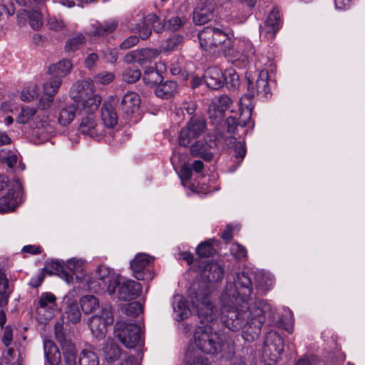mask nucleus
<instances>
[{
	"label": "nucleus",
	"mask_w": 365,
	"mask_h": 365,
	"mask_svg": "<svg viewBox=\"0 0 365 365\" xmlns=\"http://www.w3.org/2000/svg\"><path fill=\"white\" fill-rule=\"evenodd\" d=\"M101 53L103 56V58L110 63H115L118 58V52L115 48H107L106 50H102Z\"/></svg>",
	"instance_id": "obj_57"
},
{
	"label": "nucleus",
	"mask_w": 365,
	"mask_h": 365,
	"mask_svg": "<svg viewBox=\"0 0 365 365\" xmlns=\"http://www.w3.org/2000/svg\"><path fill=\"white\" fill-rule=\"evenodd\" d=\"M79 103L74 101L71 105L63 108L59 113L58 120L63 125H69L77 114H81V110L78 109Z\"/></svg>",
	"instance_id": "obj_22"
},
{
	"label": "nucleus",
	"mask_w": 365,
	"mask_h": 365,
	"mask_svg": "<svg viewBox=\"0 0 365 365\" xmlns=\"http://www.w3.org/2000/svg\"><path fill=\"white\" fill-rule=\"evenodd\" d=\"M223 71L217 67L208 68L204 74V83L211 89L217 90L225 85Z\"/></svg>",
	"instance_id": "obj_18"
},
{
	"label": "nucleus",
	"mask_w": 365,
	"mask_h": 365,
	"mask_svg": "<svg viewBox=\"0 0 365 365\" xmlns=\"http://www.w3.org/2000/svg\"><path fill=\"white\" fill-rule=\"evenodd\" d=\"M119 287L118 297L120 300L130 301L137 298L141 293V284L132 279H128L120 283L117 287Z\"/></svg>",
	"instance_id": "obj_14"
},
{
	"label": "nucleus",
	"mask_w": 365,
	"mask_h": 365,
	"mask_svg": "<svg viewBox=\"0 0 365 365\" xmlns=\"http://www.w3.org/2000/svg\"><path fill=\"white\" fill-rule=\"evenodd\" d=\"M245 79L247 81V91L241 98V101L244 102L246 100L250 101L253 99L257 94V90L255 86V83H254V80L250 75L246 73Z\"/></svg>",
	"instance_id": "obj_45"
},
{
	"label": "nucleus",
	"mask_w": 365,
	"mask_h": 365,
	"mask_svg": "<svg viewBox=\"0 0 365 365\" xmlns=\"http://www.w3.org/2000/svg\"><path fill=\"white\" fill-rule=\"evenodd\" d=\"M114 335L128 349L141 344L140 327L135 324L118 322L115 325Z\"/></svg>",
	"instance_id": "obj_7"
},
{
	"label": "nucleus",
	"mask_w": 365,
	"mask_h": 365,
	"mask_svg": "<svg viewBox=\"0 0 365 365\" xmlns=\"http://www.w3.org/2000/svg\"><path fill=\"white\" fill-rule=\"evenodd\" d=\"M158 21L161 23H173V19H167L165 16H163L161 14L157 15L155 14L150 13L144 17L143 23H155Z\"/></svg>",
	"instance_id": "obj_52"
},
{
	"label": "nucleus",
	"mask_w": 365,
	"mask_h": 365,
	"mask_svg": "<svg viewBox=\"0 0 365 365\" xmlns=\"http://www.w3.org/2000/svg\"><path fill=\"white\" fill-rule=\"evenodd\" d=\"M208 148L202 140H197L190 146V155L195 158H200L207 162H210L213 158V154L208 151Z\"/></svg>",
	"instance_id": "obj_27"
},
{
	"label": "nucleus",
	"mask_w": 365,
	"mask_h": 365,
	"mask_svg": "<svg viewBox=\"0 0 365 365\" xmlns=\"http://www.w3.org/2000/svg\"><path fill=\"white\" fill-rule=\"evenodd\" d=\"M0 159L3 163H5L8 167L12 168L17 163L18 157L13 153H8L6 155H0Z\"/></svg>",
	"instance_id": "obj_58"
},
{
	"label": "nucleus",
	"mask_w": 365,
	"mask_h": 365,
	"mask_svg": "<svg viewBox=\"0 0 365 365\" xmlns=\"http://www.w3.org/2000/svg\"><path fill=\"white\" fill-rule=\"evenodd\" d=\"M173 311L176 313V320L182 321L191 315V311L184 297L180 294L173 297Z\"/></svg>",
	"instance_id": "obj_23"
},
{
	"label": "nucleus",
	"mask_w": 365,
	"mask_h": 365,
	"mask_svg": "<svg viewBox=\"0 0 365 365\" xmlns=\"http://www.w3.org/2000/svg\"><path fill=\"white\" fill-rule=\"evenodd\" d=\"M36 113V109L34 107L25 106L21 108V113L19 114L16 121L21 124H25Z\"/></svg>",
	"instance_id": "obj_46"
},
{
	"label": "nucleus",
	"mask_w": 365,
	"mask_h": 365,
	"mask_svg": "<svg viewBox=\"0 0 365 365\" xmlns=\"http://www.w3.org/2000/svg\"><path fill=\"white\" fill-rule=\"evenodd\" d=\"M192 168L188 163H185L180 168V178L182 181L189 180L192 177Z\"/></svg>",
	"instance_id": "obj_63"
},
{
	"label": "nucleus",
	"mask_w": 365,
	"mask_h": 365,
	"mask_svg": "<svg viewBox=\"0 0 365 365\" xmlns=\"http://www.w3.org/2000/svg\"><path fill=\"white\" fill-rule=\"evenodd\" d=\"M257 94H262L267 97L270 94V88L269 86V73L267 70H261L258 77L255 81Z\"/></svg>",
	"instance_id": "obj_29"
},
{
	"label": "nucleus",
	"mask_w": 365,
	"mask_h": 365,
	"mask_svg": "<svg viewBox=\"0 0 365 365\" xmlns=\"http://www.w3.org/2000/svg\"><path fill=\"white\" fill-rule=\"evenodd\" d=\"M178 85L174 81L160 83L155 89L156 96L161 98L168 99L177 91Z\"/></svg>",
	"instance_id": "obj_28"
},
{
	"label": "nucleus",
	"mask_w": 365,
	"mask_h": 365,
	"mask_svg": "<svg viewBox=\"0 0 365 365\" xmlns=\"http://www.w3.org/2000/svg\"><path fill=\"white\" fill-rule=\"evenodd\" d=\"M102 351L103 359L108 365H113L123 355L120 346L112 340H108L102 344Z\"/></svg>",
	"instance_id": "obj_20"
},
{
	"label": "nucleus",
	"mask_w": 365,
	"mask_h": 365,
	"mask_svg": "<svg viewBox=\"0 0 365 365\" xmlns=\"http://www.w3.org/2000/svg\"><path fill=\"white\" fill-rule=\"evenodd\" d=\"M96 81L102 84H108L114 79V74L112 73L105 72L98 74L96 76Z\"/></svg>",
	"instance_id": "obj_62"
},
{
	"label": "nucleus",
	"mask_w": 365,
	"mask_h": 365,
	"mask_svg": "<svg viewBox=\"0 0 365 365\" xmlns=\"http://www.w3.org/2000/svg\"><path fill=\"white\" fill-rule=\"evenodd\" d=\"M125 314L128 316L135 317L143 312V307L140 303L135 302L128 304L125 308Z\"/></svg>",
	"instance_id": "obj_51"
},
{
	"label": "nucleus",
	"mask_w": 365,
	"mask_h": 365,
	"mask_svg": "<svg viewBox=\"0 0 365 365\" xmlns=\"http://www.w3.org/2000/svg\"><path fill=\"white\" fill-rule=\"evenodd\" d=\"M182 41V37L180 35H174L171 38L167 39L163 48L165 51H172L178 48Z\"/></svg>",
	"instance_id": "obj_48"
},
{
	"label": "nucleus",
	"mask_w": 365,
	"mask_h": 365,
	"mask_svg": "<svg viewBox=\"0 0 365 365\" xmlns=\"http://www.w3.org/2000/svg\"><path fill=\"white\" fill-rule=\"evenodd\" d=\"M206 127V121L203 118L192 117L180 133L178 138L180 145L189 146L192 140L198 138L205 131Z\"/></svg>",
	"instance_id": "obj_11"
},
{
	"label": "nucleus",
	"mask_w": 365,
	"mask_h": 365,
	"mask_svg": "<svg viewBox=\"0 0 365 365\" xmlns=\"http://www.w3.org/2000/svg\"><path fill=\"white\" fill-rule=\"evenodd\" d=\"M202 47L205 49L220 48L225 56L237 58L240 52L235 49L231 38L223 30L213 26H207L198 33Z\"/></svg>",
	"instance_id": "obj_4"
},
{
	"label": "nucleus",
	"mask_w": 365,
	"mask_h": 365,
	"mask_svg": "<svg viewBox=\"0 0 365 365\" xmlns=\"http://www.w3.org/2000/svg\"><path fill=\"white\" fill-rule=\"evenodd\" d=\"M78 365H98L99 359L97 354L91 349H83L78 354Z\"/></svg>",
	"instance_id": "obj_36"
},
{
	"label": "nucleus",
	"mask_w": 365,
	"mask_h": 365,
	"mask_svg": "<svg viewBox=\"0 0 365 365\" xmlns=\"http://www.w3.org/2000/svg\"><path fill=\"white\" fill-rule=\"evenodd\" d=\"M93 85L92 82L89 79L78 81L73 85V91L76 92V98H83L84 96L88 94L90 91H92Z\"/></svg>",
	"instance_id": "obj_37"
},
{
	"label": "nucleus",
	"mask_w": 365,
	"mask_h": 365,
	"mask_svg": "<svg viewBox=\"0 0 365 365\" xmlns=\"http://www.w3.org/2000/svg\"><path fill=\"white\" fill-rule=\"evenodd\" d=\"M219 140V135L215 133H208L204 140V143L208 148H213L217 146V142Z\"/></svg>",
	"instance_id": "obj_61"
},
{
	"label": "nucleus",
	"mask_w": 365,
	"mask_h": 365,
	"mask_svg": "<svg viewBox=\"0 0 365 365\" xmlns=\"http://www.w3.org/2000/svg\"><path fill=\"white\" fill-rule=\"evenodd\" d=\"M170 72L173 75L181 76L182 78L186 77L187 73L185 68L183 57L179 56L173 61L170 66Z\"/></svg>",
	"instance_id": "obj_42"
},
{
	"label": "nucleus",
	"mask_w": 365,
	"mask_h": 365,
	"mask_svg": "<svg viewBox=\"0 0 365 365\" xmlns=\"http://www.w3.org/2000/svg\"><path fill=\"white\" fill-rule=\"evenodd\" d=\"M80 304L86 314L93 313L100 307L98 299L93 295L83 296L80 299Z\"/></svg>",
	"instance_id": "obj_34"
},
{
	"label": "nucleus",
	"mask_w": 365,
	"mask_h": 365,
	"mask_svg": "<svg viewBox=\"0 0 365 365\" xmlns=\"http://www.w3.org/2000/svg\"><path fill=\"white\" fill-rule=\"evenodd\" d=\"M120 284L118 276L106 266H100L96 269L95 280L91 282V287L95 289L96 286L102 292H107L110 295L115 294L116 287Z\"/></svg>",
	"instance_id": "obj_8"
},
{
	"label": "nucleus",
	"mask_w": 365,
	"mask_h": 365,
	"mask_svg": "<svg viewBox=\"0 0 365 365\" xmlns=\"http://www.w3.org/2000/svg\"><path fill=\"white\" fill-rule=\"evenodd\" d=\"M231 251L236 259H241L247 257V250L238 243L232 245Z\"/></svg>",
	"instance_id": "obj_56"
},
{
	"label": "nucleus",
	"mask_w": 365,
	"mask_h": 365,
	"mask_svg": "<svg viewBox=\"0 0 365 365\" xmlns=\"http://www.w3.org/2000/svg\"><path fill=\"white\" fill-rule=\"evenodd\" d=\"M142 76L141 71L138 68H127L122 74L123 81L128 83H135Z\"/></svg>",
	"instance_id": "obj_43"
},
{
	"label": "nucleus",
	"mask_w": 365,
	"mask_h": 365,
	"mask_svg": "<svg viewBox=\"0 0 365 365\" xmlns=\"http://www.w3.org/2000/svg\"><path fill=\"white\" fill-rule=\"evenodd\" d=\"M56 297L51 293H43L39 298V307L52 309L55 306Z\"/></svg>",
	"instance_id": "obj_47"
},
{
	"label": "nucleus",
	"mask_w": 365,
	"mask_h": 365,
	"mask_svg": "<svg viewBox=\"0 0 365 365\" xmlns=\"http://www.w3.org/2000/svg\"><path fill=\"white\" fill-rule=\"evenodd\" d=\"M115 29V24H99L94 32L93 35L98 37H104L112 33Z\"/></svg>",
	"instance_id": "obj_50"
},
{
	"label": "nucleus",
	"mask_w": 365,
	"mask_h": 365,
	"mask_svg": "<svg viewBox=\"0 0 365 365\" xmlns=\"http://www.w3.org/2000/svg\"><path fill=\"white\" fill-rule=\"evenodd\" d=\"M82 314L79 304L77 302L73 301L67 304L62 314L63 323L66 324H76L81 320Z\"/></svg>",
	"instance_id": "obj_21"
},
{
	"label": "nucleus",
	"mask_w": 365,
	"mask_h": 365,
	"mask_svg": "<svg viewBox=\"0 0 365 365\" xmlns=\"http://www.w3.org/2000/svg\"><path fill=\"white\" fill-rule=\"evenodd\" d=\"M235 157L238 159V165L241 163L246 155V147L244 142L239 141L234 148Z\"/></svg>",
	"instance_id": "obj_54"
},
{
	"label": "nucleus",
	"mask_w": 365,
	"mask_h": 365,
	"mask_svg": "<svg viewBox=\"0 0 365 365\" xmlns=\"http://www.w3.org/2000/svg\"><path fill=\"white\" fill-rule=\"evenodd\" d=\"M13 291V288L9 284L6 274L0 269V306L7 304L8 299Z\"/></svg>",
	"instance_id": "obj_31"
},
{
	"label": "nucleus",
	"mask_w": 365,
	"mask_h": 365,
	"mask_svg": "<svg viewBox=\"0 0 365 365\" xmlns=\"http://www.w3.org/2000/svg\"><path fill=\"white\" fill-rule=\"evenodd\" d=\"M152 24H138V31L142 39H147L152 33Z\"/></svg>",
	"instance_id": "obj_59"
},
{
	"label": "nucleus",
	"mask_w": 365,
	"mask_h": 365,
	"mask_svg": "<svg viewBox=\"0 0 365 365\" xmlns=\"http://www.w3.org/2000/svg\"><path fill=\"white\" fill-rule=\"evenodd\" d=\"M83 262L80 259H71L66 262L67 269L73 274H76L83 271Z\"/></svg>",
	"instance_id": "obj_53"
},
{
	"label": "nucleus",
	"mask_w": 365,
	"mask_h": 365,
	"mask_svg": "<svg viewBox=\"0 0 365 365\" xmlns=\"http://www.w3.org/2000/svg\"><path fill=\"white\" fill-rule=\"evenodd\" d=\"M102 98L98 94H93L82 103L83 110L88 114H92L99 107Z\"/></svg>",
	"instance_id": "obj_38"
},
{
	"label": "nucleus",
	"mask_w": 365,
	"mask_h": 365,
	"mask_svg": "<svg viewBox=\"0 0 365 365\" xmlns=\"http://www.w3.org/2000/svg\"><path fill=\"white\" fill-rule=\"evenodd\" d=\"M56 339L61 345L63 356L67 365H76L77 363V349L74 343L67 337L63 326L56 322L54 326Z\"/></svg>",
	"instance_id": "obj_10"
},
{
	"label": "nucleus",
	"mask_w": 365,
	"mask_h": 365,
	"mask_svg": "<svg viewBox=\"0 0 365 365\" xmlns=\"http://www.w3.org/2000/svg\"><path fill=\"white\" fill-rule=\"evenodd\" d=\"M113 308L108 304H102L99 313L91 316L88 324L93 336L103 339L107 332V327L113 323Z\"/></svg>",
	"instance_id": "obj_6"
},
{
	"label": "nucleus",
	"mask_w": 365,
	"mask_h": 365,
	"mask_svg": "<svg viewBox=\"0 0 365 365\" xmlns=\"http://www.w3.org/2000/svg\"><path fill=\"white\" fill-rule=\"evenodd\" d=\"M252 291L249 274L245 272L237 273L234 285L226 288L228 304H223L220 313L222 324L232 331L242 329V337L248 342L258 338L267 316L272 322L274 320V312L264 301L257 300L248 305Z\"/></svg>",
	"instance_id": "obj_1"
},
{
	"label": "nucleus",
	"mask_w": 365,
	"mask_h": 365,
	"mask_svg": "<svg viewBox=\"0 0 365 365\" xmlns=\"http://www.w3.org/2000/svg\"><path fill=\"white\" fill-rule=\"evenodd\" d=\"M19 16L21 18H24V16H27L29 20L34 23H40L42 21V14L38 10H34L29 12L26 9H22L21 12L19 14Z\"/></svg>",
	"instance_id": "obj_49"
},
{
	"label": "nucleus",
	"mask_w": 365,
	"mask_h": 365,
	"mask_svg": "<svg viewBox=\"0 0 365 365\" xmlns=\"http://www.w3.org/2000/svg\"><path fill=\"white\" fill-rule=\"evenodd\" d=\"M20 203V193L13 189H9L4 196L0 197V212H13Z\"/></svg>",
	"instance_id": "obj_19"
},
{
	"label": "nucleus",
	"mask_w": 365,
	"mask_h": 365,
	"mask_svg": "<svg viewBox=\"0 0 365 365\" xmlns=\"http://www.w3.org/2000/svg\"><path fill=\"white\" fill-rule=\"evenodd\" d=\"M223 267L216 262H207L204 265L201 272V280L205 282L208 284L212 282L220 281L224 277Z\"/></svg>",
	"instance_id": "obj_15"
},
{
	"label": "nucleus",
	"mask_w": 365,
	"mask_h": 365,
	"mask_svg": "<svg viewBox=\"0 0 365 365\" xmlns=\"http://www.w3.org/2000/svg\"><path fill=\"white\" fill-rule=\"evenodd\" d=\"M210 284L202 280L194 282L188 291V297L195 307L197 317L202 324L213 322L216 314L210 301Z\"/></svg>",
	"instance_id": "obj_2"
},
{
	"label": "nucleus",
	"mask_w": 365,
	"mask_h": 365,
	"mask_svg": "<svg viewBox=\"0 0 365 365\" xmlns=\"http://www.w3.org/2000/svg\"><path fill=\"white\" fill-rule=\"evenodd\" d=\"M86 43V36L81 33H76L67 39L64 50L66 52H74L81 48Z\"/></svg>",
	"instance_id": "obj_30"
},
{
	"label": "nucleus",
	"mask_w": 365,
	"mask_h": 365,
	"mask_svg": "<svg viewBox=\"0 0 365 365\" xmlns=\"http://www.w3.org/2000/svg\"><path fill=\"white\" fill-rule=\"evenodd\" d=\"M44 354L50 365H58L61 361V352L51 339H46L43 341Z\"/></svg>",
	"instance_id": "obj_24"
},
{
	"label": "nucleus",
	"mask_w": 365,
	"mask_h": 365,
	"mask_svg": "<svg viewBox=\"0 0 365 365\" xmlns=\"http://www.w3.org/2000/svg\"><path fill=\"white\" fill-rule=\"evenodd\" d=\"M215 250L211 240L201 242L196 248V253L200 258L211 257L215 254Z\"/></svg>",
	"instance_id": "obj_41"
},
{
	"label": "nucleus",
	"mask_w": 365,
	"mask_h": 365,
	"mask_svg": "<svg viewBox=\"0 0 365 365\" xmlns=\"http://www.w3.org/2000/svg\"><path fill=\"white\" fill-rule=\"evenodd\" d=\"M157 55L158 51L156 50L142 48L128 53L124 56V61L127 63H138L143 65L147 62L151 61Z\"/></svg>",
	"instance_id": "obj_17"
},
{
	"label": "nucleus",
	"mask_w": 365,
	"mask_h": 365,
	"mask_svg": "<svg viewBox=\"0 0 365 365\" xmlns=\"http://www.w3.org/2000/svg\"><path fill=\"white\" fill-rule=\"evenodd\" d=\"M141 103L140 96L135 92H128L122 98L118 105V111L125 120H130L133 115L138 111Z\"/></svg>",
	"instance_id": "obj_13"
},
{
	"label": "nucleus",
	"mask_w": 365,
	"mask_h": 365,
	"mask_svg": "<svg viewBox=\"0 0 365 365\" xmlns=\"http://www.w3.org/2000/svg\"><path fill=\"white\" fill-rule=\"evenodd\" d=\"M225 85L232 91H236L240 85V76L233 68H229L223 71Z\"/></svg>",
	"instance_id": "obj_35"
},
{
	"label": "nucleus",
	"mask_w": 365,
	"mask_h": 365,
	"mask_svg": "<svg viewBox=\"0 0 365 365\" xmlns=\"http://www.w3.org/2000/svg\"><path fill=\"white\" fill-rule=\"evenodd\" d=\"M42 271L44 273L46 272L49 275L53 274V272H55L56 274L59 275L66 282H71L73 281L72 274L66 271L63 269V265H61L60 262L58 260H51V262H47L46 267H44Z\"/></svg>",
	"instance_id": "obj_25"
},
{
	"label": "nucleus",
	"mask_w": 365,
	"mask_h": 365,
	"mask_svg": "<svg viewBox=\"0 0 365 365\" xmlns=\"http://www.w3.org/2000/svg\"><path fill=\"white\" fill-rule=\"evenodd\" d=\"M96 120L92 114L83 118L79 125V130L84 135H93L96 128Z\"/></svg>",
	"instance_id": "obj_40"
},
{
	"label": "nucleus",
	"mask_w": 365,
	"mask_h": 365,
	"mask_svg": "<svg viewBox=\"0 0 365 365\" xmlns=\"http://www.w3.org/2000/svg\"><path fill=\"white\" fill-rule=\"evenodd\" d=\"M118 101L115 97H112L111 101L105 102L101 109V119L106 127L113 128L118 123V114L115 106Z\"/></svg>",
	"instance_id": "obj_16"
},
{
	"label": "nucleus",
	"mask_w": 365,
	"mask_h": 365,
	"mask_svg": "<svg viewBox=\"0 0 365 365\" xmlns=\"http://www.w3.org/2000/svg\"><path fill=\"white\" fill-rule=\"evenodd\" d=\"M283 21L282 15L277 7H274L269 11L266 23H279Z\"/></svg>",
	"instance_id": "obj_55"
},
{
	"label": "nucleus",
	"mask_w": 365,
	"mask_h": 365,
	"mask_svg": "<svg viewBox=\"0 0 365 365\" xmlns=\"http://www.w3.org/2000/svg\"><path fill=\"white\" fill-rule=\"evenodd\" d=\"M144 83L150 86H157L163 81V77L160 73L153 67L148 68L143 75Z\"/></svg>",
	"instance_id": "obj_33"
},
{
	"label": "nucleus",
	"mask_w": 365,
	"mask_h": 365,
	"mask_svg": "<svg viewBox=\"0 0 365 365\" xmlns=\"http://www.w3.org/2000/svg\"><path fill=\"white\" fill-rule=\"evenodd\" d=\"M194 342L196 347L207 354L217 355L222 352L224 343L220 336L212 332L210 327H199L194 334Z\"/></svg>",
	"instance_id": "obj_5"
},
{
	"label": "nucleus",
	"mask_w": 365,
	"mask_h": 365,
	"mask_svg": "<svg viewBox=\"0 0 365 365\" xmlns=\"http://www.w3.org/2000/svg\"><path fill=\"white\" fill-rule=\"evenodd\" d=\"M279 29V24H260L259 26L260 35L267 40H272Z\"/></svg>",
	"instance_id": "obj_44"
},
{
	"label": "nucleus",
	"mask_w": 365,
	"mask_h": 365,
	"mask_svg": "<svg viewBox=\"0 0 365 365\" xmlns=\"http://www.w3.org/2000/svg\"><path fill=\"white\" fill-rule=\"evenodd\" d=\"M139 41V38L136 36H130L125 38L120 45V48L122 50L129 49L136 45Z\"/></svg>",
	"instance_id": "obj_60"
},
{
	"label": "nucleus",
	"mask_w": 365,
	"mask_h": 365,
	"mask_svg": "<svg viewBox=\"0 0 365 365\" xmlns=\"http://www.w3.org/2000/svg\"><path fill=\"white\" fill-rule=\"evenodd\" d=\"M71 68L72 63L68 59H63L48 67V74L50 77L43 86V96L39 101V106L42 109L49 108L61 85V78L69 73Z\"/></svg>",
	"instance_id": "obj_3"
},
{
	"label": "nucleus",
	"mask_w": 365,
	"mask_h": 365,
	"mask_svg": "<svg viewBox=\"0 0 365 365\" xmlns=\"http://www.w3.org/2000/svg\"><path fill=\"white\" fill-rule=\"evenodd\" d=\"M248 109V117L246 120H237L236 118L230 116L225 120L227 130L230 133H235L238 126L245 128L250 123L252 111L253 110V105L250 101L249 103L245 104Z\"/></svg>",
	"instance_id": "obj_26"
},
{
	"label": "nucleus",
	"mask_w": 365,
	"mask_h": 365,
	"mask_svg": "<svg viewBox=\"0 0 365 365\" xmlns=\"http://www.w3.org/2000/svg\"><path fill=\"white\" fill-rule=\"evenodd\" d=\"M231 103L232 100L229 96L223 95L219 97L217 103L214 106L215 118L217 123L222 120L224 112L230 108Z\"/></svg>",
	"instance_id": "obj_32"
},
{
	"label": "nucleus",
	"mask_w": 365,
	"mask_h": 365,
	"mask_svg": "<svg viewBox=\"0 0 365 365\" xmlns=\"http://www.w3.org/2000/svg\"><path fill=\"white\" fill-rule=\"evenodd\" d=\"M153 258L144 253H139L131 260L130 265L133 277L138 280H151L154 277L153 272Z\"/></svg>",
	"instance_id": "obj_12"
},
{
	"label": "nucleus",
	"mask_w": 365,
	"mask_h": 365,
	"mask_svg": "<svg viewBox=\"0 0 365 365\" xmlns=\"http://www.w3.org/2000/svg\"><path fill=\"white\" fill-rule=\"evenodd\" d=\"M98 59L99 56L97 53H92L88 54L84 61L86 68L90 70L92 69Z\"/></svg>",
	"instance_id": "obj_64"
},
{
	"label": "nucleus",
	"mask_w": 365,
	"mask_h": 365,
	"mask_svg": "<svg viewBox=\"0 0 365 365\" xmlns=\"http://www.w3.org/2000/svg\"><path fill=\"white\" fill-rule=\"evenodd\" d=\"M284 350V341L276 331H269L264 341L262 357L267 365L277 361Z\"/></svg>",
	"instance_id": "obj_9"
},
{
	"label": "nucleus",
	"mask_w": 365,
	"mask_h": 365,
	"mask_svg": "<svg viewBox=\"0 0 365 365\" xmlns=\"http://www.w3.org/2000/svg\"><path fill=\"white\" fill-rule=\"evenodd\" d=\"M213 17V12L207 8H197L193 12V21L195 23H208Z\"/></svg>",
	"instance_id": "obj_39"
}]
</instances>
